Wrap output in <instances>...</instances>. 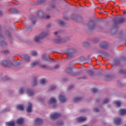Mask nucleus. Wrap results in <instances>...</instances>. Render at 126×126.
Segmentation results:
<instances>
[{"label":"nucleus","mask_w":126,"mask_h":126,"mask_svg":"<svg viewBox=\"0 0 126 126\" xmlns=\"http://www.w3.org/2000/svg\"><path fill=\"white\" fill-rule=\"evenodd\" d=\"M111 77L110 76V75H106L104 78V80H105L106 81H109V80H111Z\"/></svg>","instance_id":"25"},{"label":"nucleus","mask_w":126,"mask_h":126,"mask_svg":"<svg viewBox=\"0 0 126 126\" xmlns=\"http://www.w3.org/2000/svg\"><path fill=\"white\" fill-rule=\"evenodd\" d=\"M30 18L33 24H35L36 23V17L34 16H32Z\"/></svg>","instance_id":"21"},{"label":"nucleus","mask_w":126,"mask_h":126,"mask_svg":"<svg viewBox=\"0 0 126 126\" xmlns=\"http://www.w3.org/2000/svg\"><path fill=\"white\" fill-rule=\"evenodd\" d=\"M76 120L78 123H82V122L86 121V117H80L76 118Z\"/></svg>","instance_id":"7"},{"label":"nucleus","mask_w":126,"mask_h":126,"mask_svg":"<svg viewBox=\"0 0 126 126\" xmlns=\"http://www.w3.org/2000/svg\"><path fill=\"white\" fill-rule=\"evenodd\" d=\"M58 24L60 25V26H61V27H64L65 23L61 20H59L58 21Z\"/></svg>","instance_id":"14"},{"label":"nucleus","mask_w":126,"mask_h":126,"mask_svg":"<svg viewBox=\"0 0 126 126\" xmlns=\"http://www.w3.org/2000/svg\"><path fill=\"white\" fill-rule=\"evenodd\" d=\"M120 116H125L126 115V110L125 109H120Z\"/></svg>","instance_id":"13"},{"label":"nucleus","mask_w":126,"mask_h":126,"mask_svg":"<svg viewBox=\"0 0 126 126\" xmlns=\"http://www.w3.org/2000/svg\"><path fill=\"white\" fill-rule=\"evenodd\" d=\"M61 116V114L58 113H52L50 115V118L52 120H56Z\"/></svg>","instance_id":"3"},{"label":"nucleus","mask_w":126,"mask_h":126,"mask_svg":"<svg viewBox=\"0 0 126 126\" xmlns=\"http://www.w3.org/2000/svg\"><path fill=\"white\" fill-rule=\"evenodd\" d=\"M24 92V89L21 88L20 89V91H19V93H20V94H23V93Z\"/></svg>","instance_id":"37"},{"label":"nucleus","mask_w":126,"mask_h":126,"mask_svg":"<svg viewBox=\"0 0 126 126\" xmlns=\"http://www.w3.org/2000/svg\"><path fill=\"white\" fill-rule=\"evenodd\" d=\"M35 125H42L43 124V120L40 118H37L35 120Z\"/></svg>","instance_id":"8"},{"label":"nucleus","mask_w":126,"mask_h":126,"mask_svg":"<svg viewBox=\"0 0 126 126\" xmlns=\"http://www.w3.org/2000/svg\"><path fill=\"white\" fill-rule=\"evenodd\" d=\"M11 10L12 11V13H14V14L18 13V10L16 9L12 8L11 9Z\"/></svg>","instance_id":"29"},{"label":"nucleus","mask_w":126,"mask_h":126,"mask_svg":"<svg viewBox=\"0 0 126 126\" xmlns=\"http://www.w3.org/2000/svg\"><path fill=\"white\" fill-rule=\"evenodd\" d=\"M40 67L41 68H45L46 69H49V67L45 64H40L39 65Z\"/></svg>","instance_id":"26"},{"label":"nucleus","mask_w":126,"mask_h":126,"mask_svg":"<svg viewBox=\"0 0 126 126\" xmlns=\"http://www.w3.org/2000/svg\"><path fill=\"white\" fill-rule=\"evenodd\" d=\"M37 64H39V62L38 61L33 62L32 64H31V67H35V65H37Z\"/></svg>","instance_id":"22"},{"label":"nucleus","mask_w":126,"mask_h":126,"mask_svg":"<svg viewBox=\"0 0 126 126\" xmlns=\"http://www.w3.org/2000/svg\"><path fill=\"white\" fill-rule=\"evenodd\" d=\"M126 22V18L121 17L118 21V23H124Z\"/></svg>","instance_id":"20"},{"label":"nucleus","mask_w":126,"mask_h":126,"mask_svg":"<svg viewBox=\"0 0 126 126\" xmlns=\"http://www.w3.org/2000/svg\"><path fill=\"white\" fill-rule=\"evenodd\" d=\"M17 109L20 111H23L24 110V106L22 104H19L17 106Z\"/></svg>","instance_id":"16"},{"label":"nucleus","mask_w":126,"mask_h":126,"mask_svg":"<svg viewBox=\"0 0 126 126\" xmlns=\"http://www.w3.org/2000/svg\"><path fill=\"white\" fill-rule=\"evenodd\" d=\"M83 60H85V58L84 57H82Z\"/></svg>","instance_id":"59"},{"label":"nucleus","mask_w":126,"mask_h":126,"mask_svg":"<svg viewBox=\"0 0 126 126\" xmlns=\"http://www.w3.org/2000/svg\"><path fill=\"white\" fill-rule=\"evenodd\" d=\"M46 0H40V3H42V2H44Z\"/></svg>","instance_id":"52"},{"label":"nucleus","mask_w":126,"mask_h":126,"mask_svg":"<svg viewBox=\"0 0 126 126\" xmlns=\"http://www.w3.org/2000/svg\"><path fill=\"white\" fill-rule=\"evenodd\" d=\"M47 28H50L51 27V24H48L47 26H46Z\"/></svg>","instance_id":"51"},{"label":"nucleus","mask_w":126,"mask_h":126,"mask_svg":"<svg viewBox=\"0 0 126 126\" xmlns=\"http://www.w3.org/2000/svg\"><path fill=\"white\" fill-rule=\"evenodd\" d=\"M6 126H15V123L13 122H9L5 123Z\"/></svg>","instance_id":"17"},{"label":"nucleus","mask_w":126,"mask_h":126,"mask_svg":"<svg viewBox=\"0 0 126 126\" xmlns=\"http://www.w3.org/2000/svg\"><path fill=\"white\" fill-rule=\"evenodd\" d=\"M52 60H53V59H51V62L52 61Z\"/></svg>","instance_id":"62"},{"label":"nucleus","mask_w":126,"mask_h":126,"mask_svg":"<svg viewBox=\"0 0 126 126\" xmlns=\"http://www.w3.org/2000/svg\"><path fill=\"white\" fill-rule=\"evenodd\" d=\"M68 71H70V72H71L72 71V69L71 68H68L66 69V72L68 73Z\"/></svg>","instance_id":"41"},{"label":"nucleus","mask_w":126,"mask_h":126,"mask_svg":"<svg viewBox=\"0 0 126 126\" xmlns=\"http://www.w3.org/2000/svg\"><path fill=\"white\" fill-rule=\"evenodd\" d=\"M91 91L93 93H96V92H98V89L94 88L91 89Z\"/></svg>","instance_id":"30"},{"label":"nucleus","mask_w":126,"mask_h":126,"mask_svg":"<svg viewBox=\"0 0 126 126\" xmlns=\"http://www.w3.org/2000/svg\"><path fill=\"white\" fill-rule=\"evenodd\" d=\"M23 122H24V119L23 118H20L17 120L16 124L18 125H22Z\"/></svg>","instance_id":"12"},{"label":"nucleus","mask_w":126,"mask_h":126,"mask_svg":"<svg viewBox=\"0 0 126 126\" xmlns=\"http://www.w3.org/2000/svg\"><path fill=\"white\" fill-rule=\"evenodd\" d=\"M107 46V42L105 41H103L101 42L99 44V46L100 47V48H103V49H105V48H106Z\"/></svg>","instance_id":"9"},{"label":"nucleus","mask_w":126,"mask_h":126,"mask_svg":"<svg viewBox=\"0 0 126 126\" xmlns=\"http://www.w3.org/2000/svg\"><path fill=\"white\" fill-rule=\"evenodd\" d=\"M88 26L89 27L91 30H93V29H95V23H94L93 21H90L88 24Z\"/></svg>","instance_id":"2"},{"label":"nucleus","mask_w":126,"mask_h":126,"mask_svg":"<svg viewBox=\"0 0 126 126\" xmlns=\"http://www.w3.org/2000/svg\"><path fill=\"white\" fill-rule=\"evenodd\" d=\"M63 122H61L59 123V126H63Z\"/></svg>","instance_id":"48"},{"label":"nucleus","mask_w":126,"mask_h":126,"mask_svg":"<svg viewBox=\"0 0 126 126\" xmlns=\"http://www.w3.org/2000/svg\"><path fill=\"white\" fill-rule=\"evenodd\" d=\"M27 112H30L32 111V103L29 102V106L26 109Z\"/></svg>","instance_id":"10"},{"label":"nucleus","mask_w":126,"mask_h":126,"mask_svg":"<svg viewBox=\"0 0 126 126\" xmlns=\"http://www.w3.org/2000/svg\"><path fill=\"white\" fill-rule=\"evenodd\" d=\"M109 102V99L108 98H106L103 101V104H106Z\"/></svg>","instance_id":"40"},{"label":"nucleus","mask_w":126,"mask_h":126,"mask_svg":"<svg viewBox=\"0 0 126 126\" xmlns=\"http://www.w3.org/2000/svg\"><path fill=\"white\" fill-rule=\"evenodd\" d=\"M88 74L90 76H92V75H93V74H94V72H93V71L91 70H89L88 71Z\"/></svg>","instance_id":"31"},{"label":"nucleus","mask_w":126,"mask_h":126,"mask_svg":"<svg viewBox=\"0 0 126 126\" xmlns=\"http://www.w3.org/2000/svg\"><path fill=\"white\" fill-rule=\"evenodd\" d=\"M114 22H117V21H118V20H117V19H115L114 20Z\"/></svg>","instance_id":"55"},{"label":"nucleus","mask_w":126,"mask_h":126,"mask_svg":"<svg viewBox=\"0 0 126 126\" xmlns=\"http://www.w3.org/2000/svg\"><path fill=\"white\" fill-rule=\"evenodd\" d=\"M65 54L67 55V58H71L72 57V50L71 49H67L65 51Z\"/></svg>","instance_id":"4"},{"label":"nucleus","mask_w":126,"mask_h":126,"mask_svg":"<svg viewBox=\"0 0 126 126\" xmlns=\"http://www.w3.org/2000/svg\"><path fill=\"white\" fill-rule=\"evenodd\" d=\"M43 14H44V13L42 11H39V12H38L37 13V16L38 17L41 16V18H42L43 17Z\"/></svg>","instance_id":"28"},{"label":"nucleus","mask_w":126,"mask_h":126,"mask_svg":"<svg viewBox=\"0 0 126 126\" xmlns=\"http://www.w3.org/2000/svg\"><path fill=\"white\" fill-rule=\"evenodd\" d=\"M56 102L57 100H56V98H51L48 103L49 104H56Z\"/></svg>","instance_id":"15"},{"label":"nucleus","mask_w":126,"mask_h":126,"mask_svg":"<svg viewBox=\"0 0 126 126\" xmlns=\"http://www.w3.org/2000/svg\"><path fill=\"white\" fill-rule=\"evenodd\" d=\"M1 15H2V12L0 10V16H1Z\"/></svg>","instance_id":"53"},{"label":"nucleus","mask_w":126,"mask_h":126,"mask_svg":"<svg viewBox=\"0 0 126 126\" xmlns=\"http://www.w3.org/2000/svg\"><path fill=\"white\" fill-rule=\"evenodd\" d=\"M55 35H57L58 34V32H54Z\"/></svg>","instance_id":"57"},{"label":"nucleus","mask_w":126,"mask_h":126,"mask_svg":"<svg viewBox=\"0 0 126 126\" xmlns=\"http://www.w3.org/2000/svg\"><path fill=\"white\" fill-rule=\"evenodd\" d=\"M81 97H75L74 98V102H79V101H81Z\"/></svg>","instance_id":"32"},{"label":"nucleus","mask_w":126,"mask_h":126,"mask_svg":"<svg viewBox=\"0 0 126 126\" xmlns=\"http://www.w3.org/2000/svg\"><path fill=\"white\" fill-rule=\"evenodd\" d=\"M46 83V80H45V79H42L40 80V83L41 84H45Z\"/></svg>","instance_id":"36"},{"label":"nucleus","mask_w":126,"mask_h":126,"mask_svg":"<svg viewBox=\"0 0 126 126\" xmlns=\"http://www.w3.org/2000/svg\"><path fill=\"white\" fill-rule=\"evenodd\" d=\"M43 60H45V61H48V59H50V57L48 56L47 58L46 56V54H43L42 56Z\"/></svg>","instance_id":"27"},{"label":"nucleus","mask_w":126,"mask_h":126,"mask_svg":"<svg viewBox=\"0 0 126 126\" xmlns=\"http://www.w3.org/2000/svg\"><path fill=\"white\" fill-rule=\"evenodd\" d=\"M0 45L1 47H6V43L3 41H1Z\"/></svg>","instance_id":"33"},{"label":"nucleus","mask_w":126,"mask_h":126,"mask_svg":"<svg viewBox=\"0 0 126 126\" xmlns=\"http://www.w3.org/2000/svg\"><path fill=\"white\" fill-rule=\"evenodd\" d=\"M123 13H124V15H126V11H124Z\"/></svg>","instance_id":"56"},{"label":"nucleus","mask_w":126,"mask_h":126,"mask_svg":"<svg viewBox=\"0 0 126 126\" xmlns=\"http://www.w3.org/2000/svg\"><path fill=\"white\" fill-rule=\"evenodd\" d=\"M94 112H95V113H97V112H99V109L97 108H94Z\"/></svg>","instance_id":"44"},{"label":"nucleus","mask_w":126,"mask_h":126,"mask_svg":"<svg viewBox=\"0 0 126 126\" xmlns=\"http://www.w3.org/2000/svg\"><path fill=\"white\" fill-rule=\"evenodd\" d=\"M46 18L47 19H49V18H50V16H47L46 17Z\"/></svg>","instance_id":"54"},{"label":"nucleus","mask_w":126,"mask_h":126,"mask_svg":"<svg viewBox=\"0 0 126 126\" xmlns=\"http://www.w3.org/2000/svg\"><path fill=\"white\" fill-rule=\"evenodd\" d=\"M79 74V72H78L76 73H71V75L72 76H76V75H78Z\"/></svg>","instance_id":"38"},{"label":"nucleus","mask_w":126,"mask_h":126,"mask_svg":"<svg viewBox=\"0 0 126 126\" xmlns=\"http://www.w3.org/2000/svg\"><path fill=\"white\" fill-rule=\"evenodd\" d=\"M59 101H60V103H64L65 101H66V99H65V97L63 95H60L59 96Z\"/></svg>","instance_id":"5"},{"label":"nucleus","mask_w":126,"mask_h":126,"mask_svg":"<svg viewBox=\"0 0 126 126\" xmlns=\"http://www.w3.org/2000/svg\"><path fill=\"white\" fill-rule=\"evenodd\" d=\"M72 88H73V85L70 86L68 88V90H70V89H72Z\"/></svg>","instance_id":"47"},{"label":"nucleus","mask_w":126,"mask_h":126,"mask_svg":"<svg viewBox=\"0 0 126 126\" xmlns=\"http://www.w3.org/2000/svg\"><path fill=\"white\" fill-rule=\"evenodd\" d=\"M114 103L116 105L117 107H121V105L122 104L121 101H114Z\"/></svg>","instance_id":"24"},{"label":"nucleus","mask_w":126,"mask_h":126,"mask_svg":"<svg viewBox=\"0 0 126 126\" xmlns=\"http://www.w3.org/2000/svg\"><path fill=\"white\" fill-rule=\"evenodd\" d=\"M4 54H8L9 53V51L8 50H6L4 51Z\"/></svg>","instance_id":"50"},{"label":"nucleus","mask_w":126,"mask_h":126,"mask_svg":"<svg viewBox=\"0 0 126 126\" xmlns=\"http://www.w3.org/2000/svg\"><path fill=\"white\" fill-rule=\"evenodd\" d=\"M63 39L62 38H59L55 40V42L57 44H59V43H63Z\"/></svg>","instance_id":"19"},{"label":"nucleus","mask_w":126,"mask_h":126,"mask_svg":"<svg viewBox=\"0 0 126 126\" xmlns=\"http://www.w3.org/2000/svg\"><path fill=\"white\" fill-rule=\"evenodd\" d=\"M3 39V36H2V34L0 32V40H2Z\"/></svg>","instance_id":"46"},{"label":"nucleus","mask_w":126,"mask_h":126,"mask_svg":"<svg viewBox=\"0 0 126 126\" xmlns=\"http://www.w3.org/2000/svg\"><path fill=\"white\" fill-rule=\"evenodd\" d=\"M27 94L29 95V96H32V95H34V92L32 91H31V90H28L26 92Z\"/></svg>","instance_id":"18"},{"label":"nucleus","mask_w":126,"mask_h":126,"mask_svg":"<svg viewBox=\"0 0 126 126\" xmlns=\"http://www.w3.org/2000/svg\"><path fill=\"white\" fill-rule=\"evenodd\" d=\"M5 34H7L8 36H9V35H10V32H9V31H7L6 32Z\"/></svg>","instance_id":"49"},{"label":"nucleus","mask_w":126,"mask_h":126,"mask_svg":"<svg viewBox=\"0 0 126 126\" xmlns=\"http://www.w3.org/2000/svg\"><path fill=\"white\" fill-rule=\"evenodd\" d=\"M64 18V19L67 20V18Z\"/></svg>","instance_id":"60"},{"label":"nucleus","mask_w":126,"mask_h":126,"mask_svg":"<svg viewBox=\"0 0 126 126\" xmlns=\"http://www.w3.org/2000/svg\"><path fill=\"white\" fill-rule=\"evenodd\" d=\"M32 56H37V52L36 51H32Z\"/></svg>","instance_id":"42"},{"label":"nucleus","mask_w":126,"mask_h":126,"mask_svg":"<svg viewBox=\"0 0 126 126\" xmlns=\"http://www.w3.org/2000/svg\"><path fill=\"white\" fill-rule=\"evenodd\" d=\"M114 123L116 126H119V125H121V124H122V119L120 118L115 119L114 120Z\"/></svg>","instance_id":"6"},{"label":"nucleus","mask_w":126,"mask_h":126,"mask_svg":"<svg viewBox=\"0 0 126 126\" xmlns=\"http://www.w3.org/2000/svg\"><path fill=\"white\" fill-rule=\"evenodd\" d=\"M37 84V79H36V78H34L33 79V82L32 83V85L33 86H35V85H36Z\"/></svg>","instance_id":"34"},{"label":"nucleus","mask_w":126,"mask_h":126,"mask_svg":"<svg viewBox=\"0 0 126 126\" xmlns=\"http://www.w3.org/2000/svg\"><path fill=\"white\" fill-rule=\"evenodd\" d=\"M84 47H88L89 46V43L87 42H85L83 43Z\"/></svg>","instance_id":"35"},{"label":"nucleus","mask_w":126,"mask_h":126,"mask_svg":"<svg viewBox=\"0 0 126 126\" xmlns=\"http://www.w3.org/2000/svg\"><path fill=\"white\" fill-rule=\"evenodd\" d=\"M81 112H85V109H83L81 110Z\"/></svg>","instance_id":"58"},{"label":"nucleus","mask_w":126,"mask_h":126,"mask_svg":"<svg viewBox=\"0 0 126 126\" xmlns=\"http://www.w3.org/2000/svg\"><path fill=\"white\" fill-rule=\"evenodd\" d=\"M24 59L27 63H29V62H30V57L26 54L24 55Z\"/></svg>","instance_id":"11"},{"label":"nucleus","mask_w":126,"mask_h":126,"mask_svg":"<svg viewBox=\"0 0 126 126\" xmlns=\"http://www.w3.org/2000/svg\"><path fill=\"white\" fill-rule=\"evenodd\" d=\"M59 67H60V65H59V64H57L55 66V67H54V69H58V68H59Z\"/></svg>","instance_id":"43"},{"label":"nucleus","mask_w":126,"mask_h":126,"mask_svg":"<svg viewBox=\"0 0 126 126\" xmlns=\"http://www.w3.org/2000/svg\"><path fill=\"white\" fill-rule=\"evenodd\" d=\"M53 108H55V105H53Z\"/></svg>","instance_id":"63"},{"label":"nucleus","mask_w":126,"mask_h":126,"mask_svg":"<svg viewBox=\"0 0 126 126\" xmlns=\"http://www.w3.org/2000/svg\"><path fill=\"white\" fill-rule=\"evenodd\" d=\"M85 78V77H83V78Z\"/></svg>","instance_id":"64"},{"label":"nucleus","mask_w":126,"mask_h":126,"mask_svg":"<svg viewBox=\"0 0 126 126\" xmlns=\"http://www.w3.org/2000/svg\"><path fill=\"white\" fill-rule=\"evenodd\" d=\"M1 64L3 66H7V65H8V63H7V61L5 60L4 61H2Z\"/></svg>","instance_id":"23"},{"label":"nucleus","mask_w":126,"mask_h":126,"mask_svg":"<svg viewBox=\"0 0 126 126\" xmlns=\"http://www.w3.org/2000/svg\"><path fill=\"white\" fill-rule=\"evenodd\" d=\"M56 86H51L49 88V90H55V89H56Z\"/></svg>","instance_id":"39"},{"label":"nucleus","mask_w":126,"mask_h":126,"mask_svg":"<svg viewBox=\"0 0 126 126\" xmlns=\"http://www.w3.org/2000/svg\"><path fill=\"white\" fill-rule=\"evenodd\" d=\"M96 102H98V99H96Z\"/></svg>","instance_id":"61"},{"label":"nucleus","mask_w":126,"mask_h":126,"mask_svg":"<svg viewBox=\"0 0 126 126\" xmlns=\"http://www.w3.org/2000/svg\"><path fill=\"white\" fill-rule=\"evenodd\" d=\"M125 71H124V69H121L119 71V73H125Z\"/></svg>","instance_id":"45"},{"label":"nucleus","mask_w":126,"mask_h":126,"mask_svg":"<svg viewBox=\"0 0 126 126\" xmlns=\"http://www.w3.org/2000/svg\"><path fill=\"white\" fill-rule=\"evenodd\" d=\"M47 33H45V32H42L41 33L39 36H36L34 38V41L38 43V42H39V41H40V40L43 39V38H45V37H46V36H47Z\"/></svg>","instance_id":"1"}]
</instances>
